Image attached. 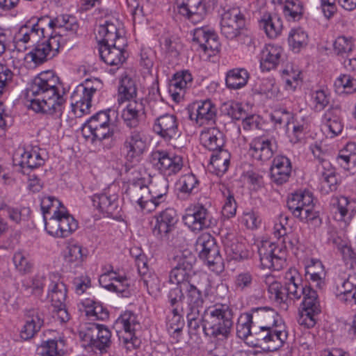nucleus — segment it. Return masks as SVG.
<instances>
[{"label":"nucleus","mask_w":356,"mask_h":356,"mask_svg":"<svg viewBox=\"0 0 356 356\" xmlns=\"http://www.w3.org/2000/svg\"><path fill=\"white\" fill-rule=\"evenodd\" d=\"M89 80H86V86H81L72 95V99L74 102H72V111L76 117H81L84 114L90 113L91 106V100L97 89L93 86H90Z\"/></svg>","instance_id":"obj_15"},{"label":"nucleus","mask_w":356,"mask_h":356,"mask_svg":"<svg viewBox=\"0 0 356 356\" xmlns=\"http://www.w3.org/2000/svg\"><path fill=\"white\" fill-rule=\"evenodd\" d=\"M218 245L216 239L209 234H202L197 241V248L199 250V257H205L207 253H209L211 249L216 247Z\"/></svg>","instance_id":"obj_52"},{"label":"nucleus","mask_w":356,"mask_h":356,"mask_svg":"<svg viewBox=\"0 0 356 356\" xmlns=\"http://www.w3.org/2000/svg\"><path fill=\"white\" fill-rule=\"evenodd\" d=\"M337 161L344 168L350 164H356V144L352 143L347 144L345 149L339 152Z\"/></svg>","instance_id":"obj_47"},{"label":"nucleus","mask_w":356,"mask_h":356,"mask_svg":"<svg viewBox=\"0 0 356 356\" xmlns=\"http://www.w3.org/2000/svg\"><path fill=\"white\" fill-rule=\"evenodd\" d=\"M188 327L191 334L197 335L203 332V322L200 312H186Z\"/></svg>","instance_id":"obj_53"},{"label":"nucleus","mask_w":356,"mask_h":356,"mask_svg":"<svg viewBox=\"0 0 356 356\" xmlns=\"http://www.w3.org/2000/svg\"><path fill=\"white\" fill-rule=\"evenodd\" d=\"M337 179L332 169L327 170L321 173V189L325 193L336 191L337 188Z\"/></svg>","instance_id":"obj_54"},{"label":"nucleus","mask_w":356,"mask_h":356,"mask_svg":"<svg viewBox=\"0 0 356 356\" xmlns=\"http://www.w3.org/2000/svg\"><path fill=\"white\" fill-rule=\"evenodd\" d=\"M284 15L289 21H298L303 14V6L300 0H287L283 8Z\"/></svg>","instance_id":"obj_45"},{"label":"nucleus","mask_w":356,"mask_h":356,"mask_svg":"<svg viewBox=\"0 0 356 356\" xmlns=\"http://www.w3.org/2000/svg\"><path fill=\"white\" fill-rule=\"evenodd\" d=\"M318 314L302 308L299 312L297 321L300 325H303L307 328L313 327L316 324L315 316Z\"/></svg>","instance_id":"obj_63"},{"label":"nucleus","mask_w":356,"mask_h":356,"mask_svg":"<svg viewBox=\"0 0 356 356\" xmlns=\"http://www.w3.org/2000/svg\"><path fill=\"white\" fill-rule=\"evenodd\" d=\"M305 270L307 279L312 281L316 287L321 289L324 285V269L321 261L312 259L311 264L306 266Z\"/></svg>","instance_id":"obj_36"},{"label":"nucleus","mask_w":356,"mask_h":356,"mask_svg":"<svg viewBox=\"0 0 356 356\" xmlns=\"http://www.w3.org/2000/svg\"><path fill=\"white\" fill-rule=\"evenodd\" d=\"M122 118L129 128H136L145 118V106L143 99L130 100L122 110Z\"/></svg>","instance_id":"obj_18"},{"label":"nucleus","mask_w":356,"mask_h":356,"mask_svg":"<svg viewBox=\"0 0 356 356\" xmlns=\"http://www.w3.org/2000/svg\"><path fill=\"white\" fill-rule=\"evenodd\" d=\"M270 298L278 304H283L287 306L288 296L285 284L282 285L280 282L275 284L270 287Z\"/></svg>","instance_id":"obj_58"},{"label":"nucleus","mask_w":356,"mask_h":356,"mask_svg":"<svg viewBox=\"0 0 356 356\" xmlns=\"http://www.w3.org/2000/svg\"><path fill=\"white\" fill-rule=\"evenodd\" d=\"M254 322L253 336L257 345L268 344L267 348L275 351L281 348L287 339V332L277 325V313L268 307H255L250 313Z\"/></svg>","instance_id":"obj_2"},{"label":"nucleus","mask_w":356,"mask_h":356,"mask_svg":"<svg viewBox=\"0 0 356 356\" xmlns=\"http://www.w3.org/2000/svg\"><path fill=\"white\" fill-rule=\"evenodd\" d=\"M44 220L47 232L50 236L60 238V210H54V215L49 220L44 216Z\"/></svg>","instance_id":"obj_56"},{"label":"nucleus","mask_w":356,"mask_h":356,"mask_svg":"<svg viewBox=\"0 0 356 356\" xmlns=\"http://www.w3.org/2000/svg\"><path fill=\"white\" fill-rule=\"evenodd\" d=\"M95 140H102L106 138L117 139L120 135V129L113 123H109L98 127L94 130Z\"/></svg>","instance_id":"obj_48"},{"label":"nucleus","mask_w":356,"mask_h":356,"mask_svg":"<svg viewBox=\"0 0 356 356\" xmlns=\"http://www.w3.org/2000/svg\"><path fill=\"white\" fill-rule=\"evenodd\" d=\"M118 92L121 99H124L128 102L130 100H136L137 89L134 81L128 78L122 79L118 88Z\"/></svg>","instance_id":"obj_49"},{"label":"nucleus","mask_w":356,"mask_h":356,"mask_svg":"<svg viewBox=\"0 0 356 356\" xmlns=\"http://www.w3.org/2000/svg\"><path fill=\"white\" fill-rule=\"evenodd\" d=\"M108 111H101L96 114L93 115L88 121L90 123L91 129L95 130V129L104 126L107 124L111 123L110 116Z\"/></svg>","instance_id":"obj_61"},{"label":"nucleus","mask_w":356,"mask_h":356,"mask_svg":"<svg viewBox=\"0 0 356 356\" xmlns=\"http://www.w3.org/2000/svg\"><path fill=\"white\" fill-rule=\"evenodd\" d=\"M283 49L280 46L268 44L261 54V68L263 71L275 69L282 60Z\"/></svg>","instance_id":"obj_26"},{"label":"nucleus","mask_w":356,"mask_h":356,"mask_svg":"<svg viewBox=\"0 0 356 356\" xmlns=\"http://www.w3.org/2000/svg\"><path fill=\"white\" fill-rule=\"evenodd\" d=\"M26 322L20 332L24 340L33 338L44 325L43 314L38 309H31L26 312Z\"/></svg>","instance_id":"obj_19"},{"label":"nucleus","mask_w":356,"mask_h":356,"mask_svg":"<svg viewBox=\"0 0 356 356\" xmlns=\"http://www.w3.org/2000/svg\"><path fill=\"white\" fill-rule=\"evenodd\" d=\"M82 340L86 346L99 350L108 348L111 344V332L104 325L90 323L83 332H81Z\"/></svg>","instance_id":"obj_8"},{"label":"nucleus","mask_w":356,"mask_h":356,"mask_svg":"<svg viewBox=\"0 0 356 356\" xmlns=\"http://www.w3.org/2000/svg\"><path fill=\"white\" fill-rule=\"evenodd\" d=\"M112 274L116 275V273L111 270L102 275L99 278L101 285L109 291L121 294L123 297H129L130 291L127 278L122 276H111Z\"/></svg>","instance_id":"obj_24"},{"label":"nucleus","mask_w":356,"mask_h":356,"mask_svg":"<svg viewBox=\"0 0 356 356\" xmlns=\"http://www.w3.org/2000/svg\"><path fill=\"white\" fill-rule=\"evenodd\" d=\"M92 201L95 207L109 216L118 214L120 212L119 196L115 193H111L110 190L95 195Z\"/></svg>","instance_id":"obj_20"},{"label":"nucleus","mask_w":356,"mask_h":356,"mask_svg":"<svg viewBox=\"0 0 356 356\" xmlns=\"http://www.w3.org/2000/svg\"><path fill=\"white\" fill-rule=\"evenodd\" d=\"M48 297L54 307H65L67 298V288L62 282L51 280L49 286Z\"/></svg>","instance_id":"obj_30"},{"label":"nucleus","mask_w":356,"mask_h":356,"mask_svg":"<svg viewBox=\"0 0 356 356\" xmlns=\"http://www.w3.org/2000/svg\"><path fill=\"white\" fill-rule=\"evenodd\" d=\"M124 42H118V45L100 46L99 53L101 59L107 65L120 66L127 59Z\"/></svg>","instance_id":"obj_21"},{"label":"nucleus","mask_w":356,"mask_h":356,"mask_svg":"<svg viewBox=\"0 0 356 356\" xmlns=\"http://www.w3.org/2000/svg\"><path fill=\"white\" fill-rule=\"evenodd\" d=\"M179 13L193 23L200 21L206 13L202 0H183L178 6Z\"/></svg>","instance_id":"obj_25"},{"label":"nucleus","mask_w":356,"mask_h":356,"mask_svg":"<svg viewBox=\"0 0 356 356\" xmlns=\"http://www.w3.org/2000/svg\"><path fill=\"white\" fill-rule=\"evenodd\" d=\"M313 195L309 191L292 194L287 201V207L294 217L314 227L321 225L318 211L314 208Z\"/></svg>","instance_id":"obj_4"},{"label":"nucleus","mask_w":356,"mask_h":356,"mask_svg":"<svg viewBox=\"0 0 356 356\" xmlns=\"http://www.w3.org/2000/svg\"><path fill=\"white\" fill-rule=\"evenodd\" d=\"M289 43L292 50L296 53L308 44V35L300 28L292 29L289 35Z\"/></svg>","instance_id":"obj_43"},{"label":"nucleus","mask_w":356,"mask_h":356,"mask_svg":"<svg viewBox=\"0 0 356 356\" xmlns=\"http://www.w3.org/2000/svg\"><path fill=\"white\" fill-rule=\"evenodd\" d=\"M340 108L338 106H331L324 114L323 120L325 126L332 134V136H337L342 131L343 125L340 121L339 114Z\"/></svg>","instance_id":"obj_34"},{"label":"nucleus","mask_w":356,"mask_h":356,"mask_svg":"<svg viewBox=\"0 0 356 356\" xmlns=\"http://www.w3.org/2000/svg\"><path fill=\"white\" fill-rule=\"evenodd\" d=\"M183 221L193 232H200L216 225V220L202 204H197L187 210L183 216Z\"/></svg>","instance_id":"obj_12"},{"label":"nucleus","mask_w":356,"mask_h":356,"mask_svg":"<svg viewBox=\"0 0 356 356\" xmlns=\"http://www.w3.org/2000/svg\"><path fill=\"white\" fill-rule=\"evenodd\" d=\"M291 173L290 160L284 156H277L270 168V177L273 182L282 185L288 181Z\"/></svg>","instance_id":"obj_23"},{"label":"nucleus","mask_w":356,"mask_h":356,"mask_svg":"<svg viewBox=\"0 0 356 356\" xmlns=\"http://www.w3.org/2000/svg\"><path fill=\"white\" fill-rule=\"evenodd\" d=\"M353 42L352 38L339 36L334 43V51L337 55H343L353 50Z\"/></svg>","instance_id":"obj_60"},{"label":"nucleus","mask_w":356,"mask_h":356,"mask_svg":"<svg viewBox=\"0 0 356 356\" xmlns=\"http://www.w3.org/2000/svg\"><path fill=\"white\" fill-rule=\"evenodd\" d=\"M249 77V73L244 68L230 70L226 74V86L229 89H239L247 84Z\"/></svg>","instance_id":"obj_33"},{"label":"nucleus","mask_w":356,"mask_h":356,"mask_svg":"<svg viewBox=\"0 0 356 356\" xmlns=\"http://www.w3.org/2000/svg\"><path fill=\"white\" fill-rule=\"evenodd\" d=\"M206 254L205 257H202L200 259L207 262L211 270L216 273L222 272L224 269V261L220 253L219 247L217 245Z\"/></svg>","instance_id":"obj_44"},{"label":"nucleus","mask_w":356,"mask_h":356,"mask_svg":"<svg viewBox=\"0 0 356 356\" xmlns=\"http://www.w3.org/2000/svg\"><path fill=\"white\" fill-rule=\"evenodd\" d=\"M277 146L272 140L264 137L254 138L250 144L252 156L261 161L269 160L276 151Z\"/></svg>","instance_id":"obj_22"},{"label":"nucleus","mask_w":356,"mask_h":356,"mask_svg":"<svg viewBox=\"0 0 356 356\" xmlns=\"http://www.w3.org/2000/svg\"><path fill=\"white\" fill-rule=\"evenodd\" d=\"M19 159L20 160L17 164L20 165L22 168H28L34 169L42 165L44 163V159H42L40 154L35 150L31 152L23 150V152L20 154Z\"/></svg>","instance_id":"obj_41"},{"label":"nucleus","mask_w":356,"mask_h":356,"mask_svg":"<svg viewBox=\"0 0 356 356\" xmlns=\"http://www.w3.org/2000/svg\"><path fill=\"white\" fill-rule=\"evenodd\" d=\"M77 228V221L63 207V210H60V238L68 237Z\"/></svg>","instance_id":"obj_37"},{"label":"nucleus","mask_w":356,"mask_h":356,"mask_svg":"<svg viewBox=\"0 0 356 356\" xmlns=\"http://www.w3.org/2000/svg\"><path fill=\"white\" fill-rule=\"evenodd\" d=\"M153 129L157 135L168 142L177 139L181 134L177 118L172 114H165L157 118Z\"/></svg>","instance_id":"obj_14"},{"label":"nucleus","mask_w":356,"mask_h":356,"mask_svg":"<svg viewBox=\"0 0 356 356\" xmlns=\"http://www.w3.org/2000/svg\"><path fill=\"white\" fill-rule=\"evenodd\" d=\"M201 140L205 147L212 152L222 149L225 145L224 135L216 128L202 133Z\"/></svg>","instance_id":"obj_28"},{"label":"nucleus","mask_w":356,"mask_h":356,"mask_svg":"<svg viewBox=\"0 0 356 356\" xmlns=\"http://www.w3.org/2000/svg\"><path fill=\"white\" fill-rule=\"evenodd\" d=\"M334 86L339 92L352 94L356 91V79L348 74H342L337 79Z\"/></svg>","instance_id":"obj_50"},{"label":"nucleus","mask_w":356,"mask_h":356,"mask_svg":"<svg viewBox=\"0 0 356 356\" xmlns=\"http://www.w3.org/2000/svg\"><path fill=\"white\" fill-rule=\"evenodd\" d=\"M332 204L336 209L335 218L343 220L346 223L350 221L353 216V201H350L345 196L335 197L332 199Z\"/></svg>","instance_id":"obj_27"},{"label":"nucleus","mask_w":356,"mask_h":356,"mask_svg":"<svg viewBox=\"0 0 356 356\" xmlns=\"http://www.w3.org/2000/svg\"><path fill=\"white\" fill-rule=\"evenodd\" d=\"M288 282L285 283L288 301L291 300H299L302 294L305 293L307 284H302L300 277L291 275L287 277Z\"/></svg>","instance_id":"obj_38"},{"label":"nucleus","mask_w":356,"mask_h":356,"mask_svg":"<svg viewBox=\"0 0 356 356\" xmlns=\"http://www.w3.org/2000/svg\"><path fill=\"white\" fill-rule=\"evenodd\" d=\"M59 78L53 71H46L35 76L27 90L30 108L37 113L62 115L65 99L59 93Z\"/></svg>","instance_id":"obj_1"},{"label":"nucleus","mask_w":356,"mask_h":356,"mask_svg":"<svg viewBox=\"0 0 356 356\" xmlns=\"http://www.w3.org/2000/svg\"><path fill=\"white\" fill-rule=\"evenodd\" d=\"M303 300L302 306L303 309L310 310L312 312L321 313V306L318 298L317 292L307 286L305 293L302 296Z\"/></svg>","instance_id":"obj_46"},{"label":"nucleus","mask_w":356,"mask_h":356,"mask_svg":"<svg viewBox=\"0 0 356 356\" xmlns=\"http://www.w3.org/2000/svg\"><path fill=\"white\" fill-rule=\"evenodd\" d=\"M191 270L182 269V268L175 266L170 272L169 282L175 285L186 287V284L190 283L188 281Z\"/></svg>","instance_id":"obj_55"},{"label":"nucleus","mask_w":356,"mask_h":356,"mask_svg":"<svg viewBox=\"0 0 356 356\" xmlns=\"http://www.w3.org/2000/svg\"><path fill=\"white\" fill-rule=\"evenodd\" d=\"M203 332L209 337L227 339L233 327V312L227 305L207 307L202 314Z\"/></svg>","instance_id":"obj_3"},{"label":"nucleus","mask_w":356,"mask_h":356,"mask_svg":"<svg viewBox=\"0 0 356 356\" xmlns=\"http://www.w3.org/2000/svg\"><path fill=\"white\" fill-rule=\"evenodd\" d=\"M316 111H323L330 103V95L323 90H316L312 95Z\"/></svg>","instance_id":"obj_64"},{"label":"nucleus","mask_w":356,"mask_h":356,"mask_svg":"<svg viewBox=\"0 0 356 356\" xmlns=\"http://www.w3.org/2000/svg\"><path fill=\"white\" fill-rule=\"evenodd\" d=\"M176 266L186 270H192L196 261V257L189 250L185 249L175 257Z\"/></svg>","instance_id":"obj_51"},{"label":"nucleus","mask_w":356,"mask_h":356,"mask_svg":"<svg viewBox=\"0 0 356 356\" xmlns=\"http://www.w3.org/2000/svg\"><path fill=\"white\" fill-rule=\"evenodd\" d=\"M124 172L127 177L125 194L132 202L137 203L142 209L149 203L148 186L141 177L139 170L134 165L126 163Z\"/></svg>","instance_id":"obj_5"},{"label":"nucleus","mask_w":356,"mask_h":356,"mask_svg":"<svg viewBox=\"0 0 356 356\" xmlns=\"http://www.w3.org/2000/svg\"><path fill=\"white\" fill-rule=\"evenodd\" d=\"M259 26L264 29L266 34L270 38H277L282 29V21L276 15H264L263 18L259 21Z\"/></svg>","instance_id":"obj_35"},{"label":"nucleus","mask_w":356,"mask_h":356,"mask_svg":"<svg viewBox=\"0 0 356 356\" xmlns=\"http://www.w3.org/2000/svg\"><path fill=\"white\" fill-rule=\"evenodd\" d=\"M146 146L143 134L136 129L131 131L123 143V150L125 152L127 161L129 163L138 162Z\"/></svg>","instance_id":"obj_13"},{"label":"nucleus","mask_w":356,"mask_h":356,"mask_svg":"<svg viewBox=\"0 0 356 356\" xmlns=\"http://www.w3.org/2000/svg\"><path fill=\"white\" fill-rule=\"evenodd\" d=\"M178 221L176 211L172 208H168L156 216V224L152 232L159 239L168 238V234L175 228Z\"/></svg>","instance_id":"obj_17"},{"label":"nucleus","mask_w":356,"mask_h":356,"mask_svg":"<svg viewBox=\"0 0 356 356\" xmlns=\"http://www.w3.org/2000/svg\"><path fill=\"white\" fill-rule=\"evenodd\" d=\"M48 20V17H42L38 19L37 22L32 25H29V33L31 41H40V39L42 38H44V26L47 24V21Z\"/></svg>","instance_id":"obj_59"},{"label":"nucleus","mask_w":356,"mask_h":356,"mask_svg":"<svg viewBox=\"0 0 356 356\" xmlns=\"http://www.w3.org/2000/svg\"><path fill=\"white\" fill-rule=\"evenodd\" d=\"M88 251L79 244H70L67 247L65 261L70 268L81 265L88 256Z\"/></svg>","instance_id":"obj_32"},{"label":"nucleus","mask_w":356,"mask_h":356,"mask_svg":"<svg viewBox=\"0 0 356 356\" xmlns=\"http://www.w3.org/2000/svg\"><path fill=\"white\" fill-rule=\"evenodd\" d=\"M168 193V182L165 179L152 182L150 188L148 187L149 202L152 203L155 207L165 202Z\"/></svg>","instance_id":"obj_31"},{"label":"nucleus","mask_w":356,"mask_h":356,"mask_svg":"<svg viewBox=\"0 0 356 356\" xmlns=\"http://www.w3.org/2000/svg\"><path fill=\"white\" fill-rule=\"evenodd\" d=\"M115 324L122 327L128 337L124 338V342L128 343L135 336L136 327L140 324L137 316L131 311H126L117 319Z\"/></svg>","instance_id":"obj_29"},{"label":"nucleus","mask_w":356,"mask_h":356,"mask_svg":"<svg viewBox=\"0 0 356 356\" xmlns=\"http://www.w3.org/2000/svg\"><path fill=\"white\" fill-rule=\"evenodd\" d=\"M211 157V165L216 169V173L223 174L229 168L230 154L225 149L213 152Z\"/></svg>","instance_id":"obj_40"},{"label":"nucleus","mask_w":356,"mask_h":356,"mask_svg":"<svg viewBox=\"0 0 356 356\" xmlns=\"http://www.w3.org/2000/svg\"><path fill=\"white\" fill-rule=\"evenodd\" d=\"M152 160L159 170L167 175L179 172L183 167V159L181 156L170 154L165 151H155L152 154Z\"/></svg>","instance_id":"obj_16"},{"label":"nucleus","mask_w":356,"mask_h":356,"mask_svg":"<svg viewBox=\"0 0 356 356\" xmlns=\"http://www.w3.org/2000/svg\"><path fill=\"white\" fill-rule=\"evenodd\" d=\"M198 277L196 284L188 283L184 287L187 304L186 312H200V309L203 307L204 298L211 294V284L208 276L201 274Z\"/></svg>","instance_id":"obj_6"},{"label":"nucleus","mask_w":356,"mask_h":356,"mask_svg":"<svg viewBox=\"0 0 356 356\" xmlns=\"http://www.w3.org/2000/svg\"><path fill=\"white\" fill-rule=\"evenodd\" d=\"M258 254L263 268L279 270L285 263L284 251L269 241L258 245Z\"/></svg>","instance_id":"obj_7"},{"label":"nucleus","mask_w":356,"mask_h":356,"mask_svg":"<svg viewBox=\"0 0 356 356\" xmlns=\"http://www.w3.org/2000/svg\"><path fill=\"white\" fill-rule=\"evenodd\" d=\"M188 114L199 126L211 124L215 122L217 108L210 99L195 102L188 106Z\"/></svg>","instance_id":"obj_11"},{"label":"nucleus","mask_w":356,"mask_h":356,"mask_svg":"<svg viewBox=\"0 0 356 356\" xmlns=\"http://www.w3.org/2000/svg\"><path fill=\"white\" fill-rule=\"evenodd\" d=\"M37 352L42 356H61L58 350L57 341L48 340L38 348Z\"/></svg>","instance_id":"obj_62"},{"label":"nucleus","mask_w":356,"mask_h":356,"mask_svg":"<svg viewBox=\"0 0 356 356\" xmlns=\"http://www.w3.org/2000/svg\"><path fill=\"white\" fill-rule=\"evenodd\" d=\"M245 26V18L238 8L225 10L221 15V33L227 39L232 40L242 33Z\"/></svg>","instance_id":"obj_9"},{"label":"nucleus","mask_w":356,"mask_h":356,"mask_svg":"<svg viewBox=\"0 0 356 356\" xmlns=\"http://www.w3.org/2000/svg\"><path fill=\"white\" fill-rule=\"evenodd\" d=\"M254 322L250 313L240 316L236 324L237 336L242 339H246L249 336H253Z\"/></svg>","instance_id":"obj_39"},{"label":"nucleus","mask_w":356,"mask_h":356,"mask_svg":"<svg viewBox=\"0 0 356 356\" xmlns=\"http://www.w3.org/2000/svg\"><path fill=\"white\" fill-rule=\"evenodd\" d=\"M60 35L50 36L47 40L38 41L27 54L36 65H41L55 57L60 48Z\"/></svg>","instance_id":"obj_10"},{"label":"nucleus","mask_w":356,"mask_h":356,"mask_svg":"<svg viewBox=\"0 0 356 356\" xmlns=\"http://www.w3.org/2000/svg\"><path fill=\"white\" fill-rule=\"evenodd\" d=\"M193 77L188 71L178 72L174 74L169 84V91H173L175 89L179 91H184L185 89L190 88L192 85Z\"/></svg>","instance_id":"obj_42"},{"label":"nucleus","mask_w":356,"mask_h":356,"mask_svg":"<svg viewBox=\"0 0 356 356\" xmlns=\"http://www.w3.org/2000/svg\"><path fill=\"white\" fill-rule=\"evenodd\" d=\"M223 112L234 120H239L245 116V111L242 105L234 102L225 103L222 106Z\"/></svg>","instance_id":"obj_57"}]
</instances>
